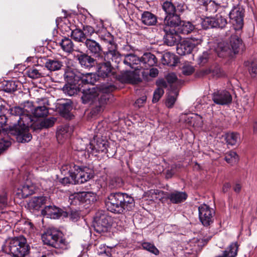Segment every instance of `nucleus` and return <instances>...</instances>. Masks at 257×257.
Returning a JSON list of instances; mask_svg holds the SVG:
<instances>
[{
    "instance_id": "4468645a",
    "label": "nucleus",
    "mask_w": 257,
    "mask_h": 257,
    "mask_svg": "<svg viewBox=\"0 0 257 257\" xmlns=\"http://www.w3.org/2000/svg\"><path fill=\"white\" fill-rule=\"evenodd\" d=\"M229 16L235 31L241 30L243 26L242 10L238 7L234 8L229 13Z\"/></svg>"
},
{
    "instance_id": "58836bf2",
    "label": "nucleus",
    "mask_w": 257,
    "mask_h": 257,
    "mask_svg": "<svg viewBox=\"0 0 257 257\" xmlns=\"http://www.w3.org/2000/svg\"><path fill=\"white\" fill-rule=\"evenodd\" d=\"M71 36L73 40L78 42H83L86 39L82 30L80 29H75L72 31Z\"/></svg>"
},
{
    "instance_id": "aec40b11",
    "label": "nucleus",
    "mask_w": 257,
    "mask_h": 257,
    "mask_svg": "<svg viewBox=\"0 0 257 257\" xmlns=\"http://www.w3.org/2000/svg\"><path fill=\"white\" fill-rule=\"evenodd\" d=\"M228 43L232 54L242 52L244 49V45L241 39L237 35H232Z\"/></svg>"
},
{
    "instance_id": "6e6d98bb",
    "label": "nucleus",
    "mask_w": 257,
    "mask_h": 257,
    "mask_svg": "<svg viewBox=\"0 0 257 257\" xmlns=\"http://www.w3.org/2000/svg\"><path fill=\"white\" fill-rule=\"evenodd\" d=\"M121 179L118 177H115L112 178L109 183V186L111 188H116L120 187L121 185Z\"/></svg>"
},
{
    "instance_id": "f03ea898",
    "label": "nucleus",
    "mask_w": 257,
    "mask_h": 257,
    "mask_svg": "<svg viewBox=\"0 0 257 257\" xmlns=\"http://www.w3.org/2000/svg\"><path fill=\"white\" fill-rule=\"evenodd\" d=\"M115 88L113 85L103 84L96 88L83 89L81 97L82 103H90L93 105L91 111L92 115L97 114L103 110L105 105L111 96L110 92Z\"/></svg>"
},
{
    "instance_id": "1a4fd4ad",
    "label": "nucleus",
    "mask_w": 257,
    "mask_h": 257,
    "mask_svg": "<svg viewBox=\"0 0 257 257\" xmlns=\"http://www.w3.org/2000/svg\"><path fill=\"white\" fill-rule=\"evenodd\" d=\"M93 227L99 233L107 232L111 226L110 218L106 215L98 212L94 218Z\"/></svg>"
},
{
    "instance_id": "20e7f679",
    "label": "nucleus",
    "mask_w": 257,
    "mask_h": 257,
    "mask_svg": "<svg viewBox=\"0 0 257 257\" xmlns=\"http://www.w3.org/2000/svg\"><path fill=\"white\" fill-rule=\"evenodd\" d=\"M30 249V246L23 236L9 238L2 246L4 252L11 254L14 257H25L29 254Z\"/></svg>"
},
{
    "instance_id": "49530a36",
    "label": "nucleus",
    "mask_w": 257,
    "mask_h": 257,
    "mask_svg": "<svg viewBox=\"0 0 257 257\" xmlns=\"http://www.w3.org/2000/svg\"><path fill=\"white\" fill-rule=\"evenodd\" d=\"M56 119L54 117H50L43 119L40 123V126L38 128H48L52 127L55 123Z\"/></svg>"
},
{
    "instance_id": "7c9ffc66",
    "label": "nucleus",
    "mask_w": 257,
    "mask_h": 257,
    "mask_svg": "<svg viewBox=\"0 0 257 257\" xmlns=\"http://www.w3.org/2000/svg\"><path fill=\"white\" fill-rule=\"evenodd\" d=\"M227 14L225 11L221 12L218 14H217L215 17H213L215 22V26L216 28H223L227 24L226 17Z\"/></svg>"
},
{
    "instance_id": "bf43d9fd",
    "label": "nucleus",
    "mask_w": 257,
    "mask_h": 257,
    "mask_svg": "<svg viewBox=\"0 0 257 257\" xmlns=\"http://www.w3.org/2000/svg\"><path fill=\"white\" fill-rule=\"evenodd\" d=\"M211 75L214 77L219 78L223 76L224 73L222 70L219 67L216 66L211 69Z\"/></svg>"
},
{
    "instance_id": "393cba45",
    "label": "nucleus",
    "mask_w": 257,
    "mask_h": 257,
    "mask_svg": "<svg viewBox=\"0 0 257 257\" xmlns=\"http://www.w3.org/2000/svg\"><path fill=\"white\" fill-rule=\"evenodd\" d=\"M140 69H148V68L154 66L157 63V59L156 56L151 53H145L140 58Z\"/></svg>"
},
{
    "instance_id": "0e129e2a",
    "label": "nucleus",
    "mask_w": 257,
    "mask_h": 257,
    "mask_svg": "<svg viewBox=\"0 0 257 257\" xmlns=\"http://www.w3.org/2000/svg\"><path fill=\"white\" fill-rule=\"evenodd\" d=\"M11 145L9 141L4 140H0V152L8 148Z\"/></svg>"
},
{
    "instance_id": "bb28decb",
    "label": "nucleus",
    "mask_w": 257,
    "mask_h": 257,
    "mask_svg": "<svg viewBox=\"0 0 257 257\" xmlns=\"http://www.w3.org/2000/svg\"><path fill=\"white\" fill-rule=\"evenodd\" d=\"M181 22L180 16L176 14L166 15L164 19L165 25L172 28L178 27Z\"/></svg>"
},
{
    "instance_id": "72a5a7b5",
    "label": "nucleus",
    "mask_w": 257,
    "mask_h": 257,
    "mask_svg": "<svg viewBox=\"0 0 257 257\" xmlns=\"http://www.w3.org/2000/svg\"><path fill=\"white\" fill-rule=\"evenodd\" d=\"M238 245L237 242H232L223 251L222 255L216 257H235L237 253Z\"/></svg>"
},
{
    "instance_id": "3c124183",
    "label": "nucleus",
    "mask_w": 257,
    "mask_h": 257,
    "mask_svg": "<svg viewBox=\"0 0 257 257\" xmlns=\"http://www.w3.org/2000/svg\"><path fill=\"white\" fill-rule=\"evenodd\" d=\"M69 172L70 174H68V176L65 177L60 180V182L65 185L68 184H76V181L74 174L71 173V171Z\"/></svg>"
},
{
    "instance_id": "ea45409f",
    "label": "nucleus",
    "mask_w": 257,
    "mask_h": 257,
    "mask_svg": "<svg viewBox=\"0 0 257 257\" xmlns=\"http://www.w3.org/2000/svg\"><path fill=\"white\" fill-rule=\"evenodd\" d=\"M72 128L69 126H65L60 129L57 133V138H67L71 135Z\"/></svg>"
},
{
    "instance_id": "338daca9",
    "label": "nucleus",
    "mask_w": 257,
    "mask_h": 257,
    "mask_svg": "<svg viewBox=\"0 0 257 257\" xmlns=\"http://www.w3.org/2000/svg\"><path fill=\"white\" fill-rule=\"evenodd\" d=\"M177 79V76L174 73H170L166 76V79L169 83H174Z\"/></svg>"
},
{
    "instance_id": "09e8293b",
    "label": "nucleus",
    "mask_w": 257,
    "mask_h": 257,
    "mask_svg": "<svg viewBox=\"0 0 257 257\" xmlns=\"http://www.w3.org/2000/svg\"><path fill=\"white\" fill-rule=\"evenodd\" d=\"M219 7V5L214 1H211L205 7V10L209 14H214Z\"/></svg>"
},
{
    "instance_id": "5fc2aeb1",
    "label": "nucleus",
    "mask_w": 257,
    "mask_h": 257,
    "mask_svg": "<svg viewBox=\"0 0 257 257\" xmlns=\"http://www.w3.org/2000/svg\"><path fill=\"white\" fill-rule=\"evenodd\" d=\"M164 93V91L162 88H158L154 92L152 101L154 103L158 102L160 98Z\"/></svg>"
},
{
    "instance_id": "4d7b16f0",
    "label": "nucleus",
    "mask_w": 257,
    "mask_h": 257,
    "mask_svg": "<svg viewBox=\"0 0 257 257\" xmlns=\"http://www.w3.org/2000/svg\"><path fill=\"white\" fill-rule=\"evenodd\" d=\"M245 66H248V69L252 77H255L257 73L256 64L253 62L249 63V62H245Z\"/></svg>"
},
{
    "instance_id": "4be33fe9",
    "label": "nucleus",
    "mask_w": 257,
    "mask_h": 257,
    "mask_svg": "<svg viewBox=\"0 0 257 257\" xmlns=\"http://www.w3.org/2000/svg\"><path fill=\"white\" fill-rule=\"evenodd\" d=\"M120 79L123 83L133 84H138L142 81L140 75L137 72L128 71L122 73Z\"/></svg>"
},
{
    "instance_id": "a878e982",
    "label": "nucleus",
    "mask_w": 257,
    "mask_h": 257,
    "mask_svg": "<svg viewBox=\"0 0 257 257\" xmlns=\"http://www.w3.org/2000/svg\"><path fill=\"white\" fill-rule=\"evenodd\" d=\"M188 195L185 192L175 191L167 195V199L174 204H178L185 201Z\"/></svg>"
},
{
    "instance_id": "f8f14e48",
    "label": "nucleus",
    "mask_w": 257,
    "mask_h": 257,
    "mask_svg": "<svg viewBox=\"0 0 257 257\" xmlns=\"http://www.w3.org/2000/svg\"><path fill=\"white\" fill-rule=\"evenodd\" d=\"M84 45L89 54L97 58L98 60H103L105 52L103 51V49L98 42L93 39L87 38L84 42Z\"/></svg>"
},
{
    "instance_id": "0eeeda50",
    "label": "nucleus",
    "mask_w": 257,
    "mask_h": 257,
    "mask_svg": "<svg viewBox=\"0 0 257 257\" xmlns=\"http://www.w3.org/2000/svg\"><path fill=\"white\" fill-rule=\"evenodd\" d=\"M99 37L104 43L108 44L107 50L104 53L105 59L119 64L121 60V55L117 50V45L114 41L113 36L109 32L105 31L99 35Z\"/></svg>"
},
{
    "instance_id": "412c9836",
    "label": "nucleus",
    "mask_w": 257,
    "mask_h": 257,
    "mask_svg": "<svg viewBox=\"0 0 257 257\" xmlns=\"http://www.w3.org/2000/svg\"><path fill=\"white\" fill-rule=\"evenodd\" d=\"M92 56L88 54L83 53L77 55V59L81 66L85 68H90L97 64V59H94Z\"/></svg>"
},
{
    "instance_id": "4c0bfd02",
    "label": "nucleus",
    "mask_w": 257,
    "mask_h": 257,
    "mask_svg": "<svg viewBox=\"0 0 257 257\" xmlns=\"http://www.w3.org/2000/svg\"><path fill=\"white\" fill-rule=\"evenodd\" d=\"M225 140L228 145L234 146L239 141V135L236 133H227Z\"/></svg>"
},
{
    "instance_id": "e433bc0d",
    "label": "nucleus",
    "mask_w": 257,
    "mask_h": 257,
    "mask_svg": "<svg viewBox=\"0 0 257 257\" xmlns=\"http://www.w3.org/2000/svg\"><path fill=\"white\" fill-rule=\"evenodd\" d=\"M60 45L63 50L67 53H71L74 50V44L71 39L68 38L62 39Z\"/></svg>"
},
{
    "instance_id": "a18cd8bd",
    "label": "nucleus",
    "mask_w": 257,
    "mask_h": 257,
    "mask_svg": "<svg viewBox=\"0 0 257 257\" xmlns=\"http://www.w3.org/2000/svg\"><path fill=\"white\" fill-rule=\"evenodd\" d=\"M224 159L228 163L233 164L238 160V158L236 152L230 151L226 154Z\"/></svg>"
},
{
    "instance_id": "e2e57ef3",
    "label": "nucleus",
    "mask_w": 257,
    "mask_h": 257,
    "mask_svg": "<svg viewBox=\"0 0 257 257\" xmlns=\"http://www.w3.org/2000/svg\"><path fill=\"white\" fill-rule=\"evenodd\" d=\"M194 71V68L191 66H184L182 68V73L185 75H190Z\"/></svg>"
},
{
    "instance_id": "f257e3e1",
    "label": "nucleus",
    "mask_w": 257,
    "mask_h": 257,
    "mask_svg": "<svg viewBox=\"0 0 257 257\" xmlns=\"http://www.w3.org/2000/svg\"><path fill=\"white\" fill-rule=\"evenodd\" d=\"M33 110V104L29 101L25 102L21 106H14L9 109L11 115L17 118V123L10 127L9 133L16 136L19 142H29L32 138L29 128L36 129L35 121L31 115Z\"/></svg>"
},
{
    "instance_id": "864d4df0",
    "label": "nucleus",
    "mask_w": 257,
    "mask_h": 257,
    "mask_svg": "<svg viewBox=\"0 0 257 257\" xmlns=\"http://www.w3.org/2000/svg\"><path fill=\"white\" fill-rule=\"evenodd\" d=\"M82 30L86 39H87V37H91L95 32L93 27L89 25L83 26Z\"/></svg>"
},
{
    "instance_id": "a211bd4d",
    "label": "nucleus",
    "mask_w": 257,
    "mask_h": 257,
    "mask_svg": "<svg viewBox=\"0 0 257 257\" xmlns=\"http://www.w3.org/2000/svg\"><path fill=\"white\" fill-rule=\"evenodd\" d=\"M124 59L123 63L125 65L135 70L140 69V63L141 61L140 58L134 53L130 52L123 54Z\"/></svg>"
},
{
    "instance_id": "8fccbe9b",
    "label": "nucleus",
    "mask_w": 257,
    "mask_h": 257,
    "mask_svg": "<svg viewBox=\"0 0 257 257\" xmlns=\"http://www.w3.org/2000/svg\"><path fill=\"white\" fill-rule=\"evenodd\" d=\"M142 73L144 78L148 79L149 76L152 78L157 77L158 75L159 71L156 68H152L149 71H143Z\"/></svg>"
},
{
    "instance_id": "9d476101",
    "label": "nucleus",
    "mask_w": 257,
    "mask_h": 257,
    "mask_svg": "<svg viewBox=\"0 0 257 257\" xmlns=\"http://www.w3.org/2000/svg\"><path fill=\"white\" fill-rule=\"evenodd\" d=\"M199 218L205 226H209L213 222L215 212L208 205L202 204L198 207Z\"/></svg>"
},
{
    "instance_id": "a19ab883",
    "label": "nucleus",
    "mask_w": 257,
    "mask_h": 257,
    "mask_svg": "<svg viewBox=\"0 0 257 257\" xmlns=\"http://www.w3.org/2000/svg\"><path fill=\"white\" fill-rule=\"evenodd\" d=\"M163 9L165 12L166 15H172L175 13V6L169 2H165L162 6Z\"/></svg>"
},
{
    "instance_id": "9b49d317",
    "label": "nucleus",
    "mask_w": 257,
    "mask_h": 257,
    "mask_svg": "<svg viewBox=\"0 0 257 257\" xmlns=\"http://www.w3.org/2000/svg\"><path fill=\"white\" fill-rule=\"evenodd\" d=\"M95 196L94 194L90 192H79L71 194L69 196V202L70 204L76 205L80 203H90L94 202Z\"/></svg>"
},
{
    "instance_id": "2eb2a0df",
    "label": "nucleus",
    "mask_w": 257,
    "mask_h": 257,
    "mask_svg": "<svg viewBox=\"0 0 257 257\" xmlns=\"http://www.w3.org/2000/svg\"><path fill=\"white\" fill-rule=\"evenodd\" d=\"M74 169L70 170L71 173L74 175L76 184H82L88 180L91 177L92 175L86 172L88 169L87 167H82L79 165H73Z\"/></svg>"
},
{
    "instance_id": "ddd939ff",
    "label": "nucleus",
    "mask_w": 257,
    "mask_h": 257,
    "mask_svg": "<svg viewBox=\"0 0 257 257\" xmlns=\"http://www.w3.org/2000/svg\"><path fill=\"white\" fill-rule=\"evenodd\" d=\"M212 100L216 104L225 105L232 102V96L229 92L225 90H217L212 94Z\"/></svg>"
},
{
    "instance_id": "473e14b6",
    "label": "nucleus",
    "mask_w": 257,
    "mask_h": 257,
    "mask_svg": "<svg viewBox=\"0 0 257 257\" xmlns=\"http://www.w3.org/2000/svg\"><path fill=\"white\" fill-rule=\"evenodd\" d=\"M45 196H38L33 197L29 202V206L35 209H38L45 204L48 200Z\"/></svg>"
},
{
    "instance_id": "c03bdc74",
    "label": "nucleus",
    "mask_w": 257,
    "mask_h": 257,
    "mask_svg": "<svg viewBox=\"0 0 257 257\" xmlns=\"http://www.w3.org/2000/svg\"><path fill=\"white\" fill-rule=\"evenodd\" d=\"M142 245L144 249H146L155 255H158L159 253V250L154 244L148 242H144L142 243Z\"/></svg>"
},
{
    "instance_id": "37998d69",
    "label": "nucleus",
    "mask_w": 257,
    "mask_h": 257,
    "mask_svg": "<svg viewBox=\"0 0 257 257\" xmlns=\"http://www.w3.org/2000/svg\"><path fill=\"white\" fill-rule=\"evenodd\" d=\"M201 25L204 29L216 28L213 17H207L202 21Z\"/></svg>"
},
{
    "instance_id": "cd10ccee",
    "label": "nucleus",
    "mask_w": 257,
    "mask_h": 257,
    "mask_svg": "<svg viewBox=\"0 0 257 257\" xmlns=\"http://www.w3.org/2000/svg\"><path fill=\"white\" fill-rule=\"evenodd\" d=\"M141 20L142 23L147 26H154L157 22L156 16L148 11L144 12L142 14Z\"/></svg>"
},
{
    "instance_id": "052dcab7",
    "label": "nucleus",
    "mask_w": 257,
    "mask_h": 257,
    "mask_svg": "<svg viewBox=\"0 0 257 257\" xmlns=\"http://www.w3.org/2000/svg\"><path fill=\"white\" fill-rule=\"evenodd\" d=\"M8 204V199L6 193L3 192L0 195V208H4Z\"/></svg>"
},
{
    "instance_id": "13d9d810",
    "label": "nucleus",
    "mask_w": 257,
    "mask_h": 257,
    "mask_svg": "<svg viewBox=\"0 0 257 257\" xmlns=\"http://www.w3.org/2000/svg\"><path fill=\"white\" fill-rule=\"evenodd\" d=\"M17 89V85L14 81H8L6 85L5 91L7 92H13Z\"/></svg>"
},
{
    "instance_id": "6ab92c4d",
    "label": "nucleus",
    "mask_w": 257,
    "mask_h": 257,
    "mask_svg": "<svg viewBox=\"0 0 257 257\" xmlns=\"http://www.w3.org/2000/svg\"><path fill=\"white\" fill-rule=\"evenodd\" d=\"M42 212L48 217L53 219H57L61 216L65 217L68 216L67 212L64 211L54 206L51 205L46 206L43 210Z\"/></svg>"
},
{
    "instance_id": "dca6fc26",
    "label": "nucleus",
    "mask_w": 257,
    "mask_h": 257,
    "mask_svg": "<svg viewBox=\"0 0 257 257\" xmlns=\"http://www.w3.org/2000/svg\"><path fill=\"white\" fill-rule=\"evenodd\" d=\"M37 102L39 104L38 106L33 107V110L31 112L36 117H43L46 116L48 113V106L50 105L49 100L46 98H38Z\"/></svg>"
},
{
    "instance_id": "f3484780",
    "label": "nucleus",
    "mask_w": 257,
    "mask_h": 257,
    "mask_svg": "<svg viewBox=\"0 0 257 257\" xmlns=\"http://www.w3.org/2000/svg\"><path fill=\"white\" fill-rule=\"evenodd\" d=\"M103 60L105 61L106 62H97V64L96 65H97L98 76L105 78L108 77L111 74L112 67L111 63H113L115 66L118 64L115 63L112 60L108 61L106 60L104 56Z\"/></svg>"
},
{
    "instance_id": "603ef678",
    "label": "nucleus",
    "mask_w": 257,
    "mask_h": 257,
    "mask_svg": "<svg viewBox=\"0 0 257 257\" xmlns=\"http://www.w3.org/2000/svg\"><path fill=\"white\" fill-rule=\"evenodd\" d=\"M177 93H173V94H170L166 100V105L168 107H172L174 105L177 96Z\"/></svg>"
},
{
    "instance_id": "b1692460",
    "label": "nucleus",
    "mask_w": 257,
    "mask_h": 257,
    "mask_svg": "<svg viewBox=\"0 0 257 257\" xmlns=\"http://www.w3.org/2000/svg\"><path fill=\"white\" fill-rule=\"evenodd\" d=\"M215 50L219 57L224 58L231 57L233 55L231 48L227 42H219L215 47Z\"/></svg>"
},
{
    "instance_id": "423d86ee",
    "label": "nucleus",
    "mask_w": 257,
    "mask_h": 257,
    "mask_svg": "<svg viewBox=\"0 0 257 257\" xmlns=\"http://www.w3.org/2000/svg\"><path fill=\"white\" fill-rule=\"evenodd\" d=\"M44 244L60 249L59 252L68 248L69 242L63 238L62 232L54 228H50L42 235Z\"/></svg>"
},
{
    "instance_id": "5701e85b",
    "label": "nucleus",
    "mask_w": 257,
    "mask_h": 257,
    "mask_svg": "<svg viewBox=\"0 0 257 257\" xmlns=\"http://www.w3.org/2000/svg\"><path fill=\"white\" fill-rule=\"evenodd\" d=\"M74 82L77 81L78 86L81 84H94L96 81L95 75L91 73H88L85 74L78 73L75 74L73 76Z\"/></svg>"
},
{
    "instance_id": "c85d7f7f",
    "label": "nucleus",
    "mask_w": 257,
    "mask_h": 257,
    "mask_svg": "<svg viewBox=\"0 0 257 257\" xmlns=\"http://www.w3.org/2000/svg\"><path fill=\"white\" fill-rule=\"evenodd\" d=\"M195 29V26L190 22L181 21L179 24L177 32L183 35H187L191 33Z\"/></svg>"
},
{
    "instance_id": "79ce46f5",
    "label": "nucleus",
    "mask_w": 257,
    "mask_h": 257,
    "mask_svg": "<svg viewBox=\"0 0 257 257\" xmlns=\"http://www.w3.org/2000/svg\"><path fill=\"white\" fill-rule=\"evenodd\" d=\"M175 55L170 52L165 53L162 58V62L164 65H172L174 62Z\"/></svg>"
},
{
    "instance_id": "39448f33",
    "label": "nucleus",
    "mask_w": 257,
    "mask_h": 257,
    "mask_svg": "<svg viewBox=\"0 0 257 257\" xmlns=\"http://www.w3.org/2000/svg\"><path fill=\"white\" fill-rule=\"evenodd\" d=\"M81 146L77 148L78 156H81L86 158L90 154L96 156L97 153H107L108 142L102 138L96 136L93 140L90 141L88 145L80 143Z\"/></svg>"
},
{
    "instance_id": "7ed1b4c3",
    "label": "nucleus",
    "mask_w": 257,
    "mask_h": 257,
    "mask_svg": "<svg viewBox=\"0 0 257 257\" xmlns=\"http://www.w3.org/2000/svg\"><path fill=\"white\" fill-rule=\"evenodd\" d=\"M105 204L107 210L114 213H122L131 210L135 205L134 198L125 193H110L106 198Z\"/></svg>"
},
{
    "instance_id": "69168bd1",
    "label": "nucleus",
    "mask_w": 257,
    "mask_h": 257,
    "mask_svg": "<svg viewBox=\"0 0 257 257\" xmlns=\"http://www.w3.org/2000/svg\"><path fill=\"white\" fill-rule=\"evenodd\" d=\"M147 99V97L146 96H143L141 98L138 99L135 101V105L138 107H141L143 104L146 102Z\"/></svg>"
},
{
    "instance_id": "680f3d73",
    "label": "nucleus",
    "mask_w": 257,
    "mask_h": 257,
    "mask_svg": "<svg viewBox=\"0 0 257 257\" xmlns=\"http://www.w3.org/2000/svg\"><path fill=\"white\" fill-rule=\"evenodd\" d=\"M73 165H76L74 163H71L70 164H64L61 167V171H62V173H64L65 175L66 174V173H68V174H70L69 171H70V169H74L73 166Z\"/></svg>"
},
{
    "instance_id": "774afa93",
    "label": "nucleus",
    "mask_w": 257,
    "mask_h": 257,
    "mask_svg": "<svg viewBox=\"0 0 257 257\" xmlns=\"http://www.w3.org/2000/svg\"><path fill=\"white\" fill-rule=\"evenodd\" d=\"M22 193L24 195L28 196L31 195L33 193V190H29V186L28 185H25L22 189Z\"/></svg>"
},
{
    "instance_id": "c9c22d12",
    "label": "nucleus",
    "mask_w": 257,
    "mask_h": 257,
    "mask_svg": "<svg viewBox=\"0 0 257 257\" xmlns=\"http://www.w3.org/2000/svg\"><path fill=\"white\" fill-rule=\"evenodd\" d=\"M58 108L62 115L68 114L72 109L71 101L67 100L64 102L59 103Z\"/></svg>"
},
{
    "instance_id": "de8ad7c7",
    "label": "nucleus",
    "mask_w": 257,
    "mask_h": 257,
    "mask_svg": "<svg viewBox=\"0 0 257 257\" xmlns=\"http://www.w3.org/2000/svg\"><path fill=\"white\" fill-rule=\"evenodd\" d=\"M27 73L28 77L32 79H37L43 76L42 73L35 67L29 68Z\"/></svg>"
},
{
    "instance_id": "f704fd0d",
    "label": "nucleus",
    "mask_w": 257,
    "mask_h": 257,
    "mask_svg": "<svg viewBox=\"0 0 257 257\" xmlns=\"http://www.w3.org/2000/svg\"><path fill=\"white\" fill-rule=\"evenodd\" d=\"M74 83H77V81H74ZM63 90L65 94H67L69 96H72L81 91V89L79 87L77 86L76 84H66L63 87Z\"/></svg>"
},
{
    "instance_id": "6e6552de",
    "label": "nucleus",
    "mask_w": 257,
    "mask_h": 257,
    "mask_svg": "<svg viewBox=\"0 0 257 257\" xmlns=\"http://www.w3.org/2000/svg\"><path fill=\"white\" fill-rule=\"evenodd\" d=\"M201 36L197 38H191L184 40L177 45V53L181 56L190 54L196 47L202 42Z\"/></svg>"
},
{
    "instance_id": "c756f323",
    "label": "nucleus",
    "mask_w": 257,
    "mask_h": 257,
    "mask_svg": "<svg viewBox=\"0 0 257 257\" xmlns=\"http://www.w3.org/2000/svg\"><path fill=\"white\" fill-rule=\"evenodd\" d=\"M165 43L169 46H172L178 44L180 41V37L176 33H168L167 32L164 38Z\"/></svg>"
},
{
    "instance_id": "2f4dec72",
    "label": "nucleus",
    "mask_w": 257,
    "mask_h": 257,
    "mask_svg": "<svg viewBox=\"0 0 257 257\" xmlns=\"http://www.w3.org/2000/svg\"><path fill=\"white\" fill-rule=\"evenodd\" d=\"M46 68L50 71H55L60 70L63 66V63L58 60L48 59L45 64Z\"/></svg>"
}]
</instances>
